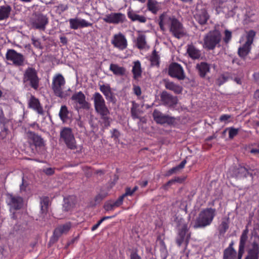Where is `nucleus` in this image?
Masks as SVG:
<instances>
[{
    "instance_id": "obj_8",
    "label": "nucleus",
    "mask_w": 259,
    "mask_h": 259,
    "mask_svg": "<svg viewBox=\"0 0 259 259\" xmlns=\"http://www.w3.org/2000/svg\"><path fill=\"white\" fill-rule=\"evenodd\" d=\"M256 32L250 30L247 32L246 41L245 43L240 47L238 50V55L241 58H245L250 52L251 46L253 43Z\"/></svg>"
},
{
    "instance_id": "obj_25",
    "label": "nucleus",
    "mask_w": 259,
    "mask_h": 259,
    "mask_svg": "<svg viewBox=\"0 0 259 259\" xmlns=\"http://www.w3.org/2000/svg\"><path fill=\"white\" fill-rule=\"evenodd\" d=\"M164 86L166 89L172 91L176 94H182L183 87L179 84L168 80H164Z\"/></svg>"
},
{
    "instance_id": "obj_59",
    "label": "nucleus",
    "mask_w": 259,
    "mask_h": 259,
    "mask_svg": "<svg viewBox=\"0 0 259 259\" xmlns=\"http://www.w3.org/2000/svg\"><path fill=\"white\" fill-rule=\"evenodd\" d=\"M134 92L138 96L141 95V90L139 86H135L134 87Z\"/></svg>"
},
{
    "instance_id": "obj_29",
    "label": "nucleus",
    "mask_w": 259,
    "mask_h": 259,
    "mask_svg": "<svg viewBox=\"0 0 259 259\" xmlns=\"http://www.w3.org/2000/svg\"><path fill=\"white\" fill-rule=\"evenodd\" d=\"M134 65L133 66L132 72L133 74V78L134 79H138L141 77L142 73V69L141 67V64L140 61L137 60L133 62Z\"/></svg>"
},
{
    "instance_id": "obj_54",
    "label": "nucleus",
    "mask_w": 259,
    "mask_h": 259,
    "mask_svg": "<svg viewBox=\"0 0 259 259\" xmlns=\"http://www.w3.org/2000/svg\"><path fill=\"white\" fill-rule=\"evenodd\" d=\"M28 184L24 181V178H22V184L20 186V190L21 192L26 191V188Z\"/></svg>"
},
{
    "instance_id": "obj_11",
    "label": "nucleus",
    "mask_w": 259,
    "mask_h": 259,
    "mask_svg": "<svg viewBox=\"0 0 259 259\" xmlns=\"http://www.w3.org/2000/svg\"><path fill=\"white\" fill-rule=\"evenodd\" d=\"M169 31L178 39L183 37L186 34L183 24L176 18L172 20L169 26Z\"/></svg>"
},
{
    "instance_id": "obj_40",
    "label": "nucleus",
    "mask_w": 259,
    "mask_h": 259,
    "mask_svg": "<svg viewBox=\"0 0 259 259\" xmlns=\"http://www.w3.org/2000/svg\"><path fill=\"white\" fill-rule=\"evenodd\" d=\"M40 204L41 212L42 213H46L49 204V198L48 197H44L41 198Z\"/></svg>"
},
{
    "instance_id": "obj_50",
    "label": "nucleus",
    "mask_w": 259,
    "mask_h": 259,
    "mask_svg": "<svg viewBox=\"0 0 259 259\" xmlns=\"http://www.w3.org/2000/svg\"><path fill=\"white\" fill-rule=\"evenodd\" d=\"M228 77L224 75H221L217 80V83L219 85L223 84L224 82L227 81Z\"/></svg>"
},
{
    "instance_id": "obj_14",
    "label": "nucleus",
    "mask_w": 259,
    "mask_h": 259,
    "mask_svg": "<svg viewBox=\"0 0 259 259\" xmlns=\"http://www.w3.org/2000/svg\"><path fill=\"white\" fill-rule=\"evenodd\" d=\"M189 228L188 224L184 223L178 230V235L176 239V243L179 246H181L182 243L185 241L186 245L188 244L190 238V233H188Z\"/></svg>"
},
{
    "instance_id": "obj_21",
    "label": "nucleus",
    "mask_w": 259,
    "mask_h": 259,
    "mask_svg": "<svg viewBox=\"0 0 259 259\" xmlns=\"http://www.w3.org/2000/svg\"><path fill=\"white\" fill-rule=\"evenodd\" d=\"M176 18L174 16H170L167 14L166 13H163L161 14L158 20V24L161 30L164 31L165 30V26L168 25L170 26V25L171 24L172 20L173 19H175Z\"/></svg>"
},
{
    "instance_id": "obj_35",
    "label": "nucleus",
    "mask_w": 259,
    "mask_h": 259,
    "mask_svg": "<svg viewBox=\"0 0 259 259\" xmlns=\"http://www.w3.org/2000/svg\"><path fill=\"white\" fill-rule=\"evenodd\" d=\"M187 163L186 159L183 160L178 165L173 167L172 168L169 169L166 171L165 176L169 177L174 174H176L181 169L184 168Z\"/></svg>"
},
{
    "instance_id": "obj_49",
    "label": "nucleus",
    "mask_w": 259,
    "mask_h": 259,
    "mask_svg": "<svg viewBox=\"0 0 259 259\" xmlns=\"http://www.w3.org/2000/svg\"><path fill=\"white\" fill-rule=\"evenodd\" d=\"M104 208L106 211H111L114 209L115 206L113 202H106L104 205Z\"/></svg>"
},
{
    "instance_id": "obj_34",
    "label": "nucleus",
    "mask_w": 259,
    "mask_h": 259,
    "mask_svg": "<svg viewBox=\"0 0 259 259\" xmlns=\"http://www.w3.org/2000/svg\"><path fill=\"white\" fill-rule=\"evenodd\" d=\"M100 90L105 96L106 99L109 100L110 101H113V96L109 85H101L100 86Z\"/></svg>"
},
{
    "instance_id": "obj_23",
    "label": "nucleus",
    "mask_w": 259,
    "mask_h": 259,
    "mask_svg": "<svg viewBox=\"0 0 259 259\" xmlns=\"http://www.w3.org/2000/svg\"><path fill=\"white\" fill-rule=\"evenodd\" d=\"M28 107L32 109L39 114H44V110L41 106L39 101L34 96H31L28 101Z\"/></svg>"
},
{
    "instance_id": "obj_12",
    "label": "nucleus",
    "mask_w": 259,
    "mask_h": 259,
    "mask_svg": "<svg viewBox=\"0 0 259 259\" xmlns=\"http://www.w3.org/2000/svg\"><path fill=\"white\" fill-rule=\"evenodd\" d=\"M153 117L156 123L160 124L166 123L168 125H171L176 123V118L175 117L164 115L156 109L153 111Z\"/></svg>"
},
{
    "instance_id": "obj_61",
    "label": "nucleus",
    "mask_w": 259,
    "mask_h": 259,
    "mask_svg": "<svg viewBox=\"0 0 259 259\" xmlns=\"http://www.w3.org/2000/svg\"><path fill=\"white\" fill-rule=\"evenodd\" d=\"M234 242L233 241H232L230 243L229 246L226 248L224 251H233V250H236L234 247Z\"/></svg>"
},
{
    "instance_id": "obj_60",
    "label": "nucleus",
    "mask_w": 259,
    "mask_h": 259,
    "mask_svg": "<svg viewBox=\"0 0 259 259\" xmlns=\"http://www.w3.org/2000/svg\"><path fill=\"white\" fill-rule=\"evenodd\" d=\"M120 134L117 130L114 129L113 130V132L112 133L111 137L112 138H114L115 139H117L119 137Z\"/></svg>"
},
{
    "instance_id": "obj_52",
    "label": "nucleus",
    "mask_w": 259,
    "mask_h": 259,
    "mask_svg": "<svg viewBox=\"0 0 259 259\" xmlns=\"http://www.w3.org/2000/svg\"><path fill=\"white\" fill-rule=\"evenodd\" d=\"M123 196L121 195L116 201L113 202L115 207H118L120 206L123 203Z\"/></svg>"
},
{
    "instance_id": "obj_47",
    "label": "nucleus",
    "mask_w": 259,
    "mask_h": 259,
    "mask_svg": "<svg viewBox=\"0 0 259 259\" xmlns=\"http://www.w3.org/2000/svg\"><path fill=\"white\" fill-rule=\"evenodd\" d=\"M130 259H142L141 256L138 253L137 249H133L131 251Z\"/></svg>"
},
{
    "instance_id": "obj_10",
    "label": "nucleus",
    "mask_w": 259,
    "mask_h": 259,
    "mask_svg": "<svg viewBox=\"0 0 259 259\" xmlns=\"http://www.w3.org/2000/svg\"><path fill=\"white\" fill-rule=\"evenodd\" d=\"M6 202L10 207V211L13 212L14 214L15 211L19 210L22 207L23 199L20 196L9 193L7 195Z\"/></svg>"
},
{
    "instance_id": "obj_53",
    "label": "nucleus",
    "mask_w": 259,
    "mask_h": 259,
    "mask_svg": "<svg viewBox=\"0 0 259 259\" xmlns=\"http://www.w3.org/2000/svg\"><path fill=\"white\" fill-rule=\"evenodd\" d=\"M238 134V130L234 128H231L229 131V136L230 139L233 138Z\"/></svg>"
},
{
    "instance_id": "obj_4",
    "label": "nucleus",
    "mask_w": 259,
    "mask_h": 259,
    "mask_svg": "<svg viewBox=\"0 0 259 259\" xmlns=\"http://www.w3.org/2000/svg\"><path fill=\"white\" fill-rule=\"evenodd\" d=\"M66 81L63 76L60 73L57 74L53 78L52 89L55 96L60 98H65L67 94L63 91V87Z\"/></svg>"
},
{
    "instance_id": "obj_28",
    "label": "nucleus",
    "mask_w": 259,
    "mask_h": 259,
    "mask_svg": "<svg viewBox=\"0 0 259 259\" xmlns=\"http://www.w3.org/2000/svg\"><path fill=\"white\" fill-rule=\"evenodd\" d=\"M109 70L114 75L118 76H123L125 75L126 69L124 67L120 66L117 64L111 63L109 66Z\"/></svg>"
},
{
    "instance_id": "obj_2",
    "label": "nucleus",
    "mask_w": 259,
    "mask_h": 259,
    "mask_svg": "<svg viewBox=\"0 0 259 259\" xmlns=\"http://www.w3.org/2000/svg\"><path fill=\"white\" fill-rule=\"evenodd\" d=\"M60 141L63 142L68 149H77L74 135L71 128L67 127L62 128L60 131Z\"/></svg>"
},
{
    "instance_id": "obj_38",
    "label": "nucleus",
    "mask_w": 259,
    "mask_h": 259,
    "mask_svg": "<svg viewBox=\"0 0 259 259\" xmlns=\"http://www.w3.org/2000/svg\"><path fill=\"white\" fill-rule=\"evenodd\" d=\"M64 203L63 205V208L65 211L71 210L75 205V203L73 199L70 197L64 198Z\"/></svg>"
},
{
    "instance_id": "obj_3",
    "label": "nucleus",
    "mask_w": 259,
    "mask_h": 259,
    "mask_svg": "<svg viewBox=\"0 0 259 259\" xmlns=\"http://www.w3.org/2000/svg\"><path fill=\"white\" fill-rule=\"evenodd\" d=\"M31 27L35 29L45 31L49 23V19L46 15L41 13H34L29 21Z\"/></svg>"
},
{
    "instance_id": "obj_44",
    "label": "nucleus",
    "mask_w": 259,
    "mask_h": 259,
    "mask_svg": "<svg viewBox=\"0 0 259 259\" xmlns=\"http://www.w3.org/2000/svg\"><path fill=\"white\" fill-rule=\"evenodd\" d=\"M58 228L62 234L66 233L71 228V223H67L65 224L59 226Z\"/></svg>"
},
{
    "instance_id": "obj_30",
    "label": "nucleus",
    "mask_w": 259,
    "mask_h": 259,
    "mask_svg": "<svg viewBox=\"0 0 259 259\" xmlns=\"http://www.w3.org/2000/svg\"><path fill=\"white\" fill-rule=\"evenodd\" d=\"M194 17L196 20L201 25L205 24L208 19V16L205 10H203L201 12H197Z\"/></svg>"
},
{
    "instance_id": "obj_16",
    "label": "nucleus",
    "mask_w": 259,
    "mask_h": 259,
    "mask_svg": "<svg viewBox=\"0 0 259 259\" xmlns=\"http://www.w3.org/2000/svg\"><path fill=\"white\" fill-rule=\"evenodd\" d=\"M28 136L30 146L31 147L34 146L36 150H37V149H41L45 146L43 139L38 135L32 132H29L28 133Z\"/></svg>"
},
{
    "instance_id": "obj_55",
    "label": "nucleus",
    "mask_w": 259,
    "mask_h": 259,
    "mask_svg": "<svg viewBox=\"0 0 259 259\" xmlns=\"http://www.w3.org/2000/svg\"><path fill=\"white\" fill-rule=\"evenodd\" d=\"M228 225L225 221H223L221 225V232H225L228 229Z\"/></svg>"
},
{
    "instance_id": "obj_13",
    "label": "nucleus",
    "mask_w": 259,
    "mask_h": 259,
    "mask_svg": "<svg viewBox=\"0 0 259 259\" xmlns=\"http://www.w3.org/2000/svg\"><path fill=\"white\" fill-rule=\"evenodd\" d=\"M111 44L120 51H123L127 47V40L125 36L121 32L115 34L111 40Z\"/></svg>"
},
{
    "instance_id": "obj_18",
    "label": "nucleus",
    "mask_w": 259,
    "mask_h": 259,
    "mask_svg": "<svg viewBox=\"0 0 259 259\" xmlns=\"http://www.w3.org/2000/svg\"><path fill=\"white\" fill-rule=\"evenodd\" d=\"M258 253L259 244L256 241H253L248 246L247 255L245 259H258Z\"/></svg>"
},
{
    "instance_id": "obj_33",
    "label": "nucleus",
    "mask_w": 259,
    "mask_h": 259,
    "mask_svg": "<svg viewBox=\"0 0 259 259\" xmlns=\"http://www.w3.org/2000/svg\"><path fill=\"white\" fill-rule=\"evenodd\" d=\"M196 68L198 70L199 74L201 77H205L206 73L209 71V65L204 62L197 64Z\"/></svg>"
},
{
    "instance_id": "obj_19",
    "label": "nucleus",
    "mask_w": 259,
    "mask_h": 259,
    "mask_svg": "<svg viewBox=\"0 0 259 259\" xmlns=\"http://www.w3.org/2000/svg\"><path fill=\"white\" fill-rule=\"evenodd\" d=\"M222 35L219 25L214 26V30L211 32V50L215 47H220V42L221 40Z\"/></svg>"
},
{
    "instance_id": "obj_17",
    "label": "nucleus",
    "mask_w": 259,
    "mask_h": 259,
    "mask_svg": "<svg viewBox=\"0 0 259 259\" xmlns=\"http://www.w3.org/2000/svg\"><path fill=\"white\" fill-rule=\"evenodd\" d=\"M248 230L246 228L244 230L240 236L239 245V258L241 259L245 251V248L248 241Z\"/></svg>"
},
{
    "instance_id": "obj_9",
    "label": "nucleus",
    "mask_w": 259,
    "mask_h": 259,
    "mask_svg": "<svg viewBox=\"0 0 259 259\" xmlns=\"http://www.w3.org/2000/svg\"><path fill=\"white\" fill-rule=\"evenodd\" d=\"M168 74L172 78L178 80H183L186 78V74L183 67L179 63H171L168 67Z\"/></svg>"
},
{
    "instance_id": "obj_42",
    "label": "nucleus",
    "mask_w": 259,
    "mask_h": 259,
    "mask_svg": "<svg viewBox=\"0 0 259 259\" xmlns=\"http://www.w3.org/2000/svg\"><path fill=\"white\" fill-rule=\"evenodd\" d=\"M159 56L158 55L156 50H154L152 52V55L151 56L150 61L152 65H159Z\"/></svg>"
},
{
    "instance_id": "obj_5",
    "label": "nucleus",
    "mask_w": 259,
    "mask_h": 259,
    "mask_svg": "<svg viewBox=\"0 0 259 259\" xmlns=\"http://www.w3.org/2000/svg\"><path fill=\"white\" fill-rule=\"evenodd\" d=\"M23 82L28 83L32 88L37 90L39 87V79L37 71L32 67H28L25 71Z\"/></svg>"
},
{
    "instance_id": "obj_45",
    "label": "nucleus",
    "mask_w": 259,
    "mask_h": 259,
    "mask_svg": "<svg viewBox=\"0 0 259 259\" xmlns=\"http://www.w3.org/2000/svg\"><path fill=\"white\" fill-rule=\"evenodd\" d=\"M203 47L210 50V31L207 33L204 38Z\"/></svg>"
},
{
    "instance_id": "obj_62",
    "label": "nucleus",
    "mask_w": 259,
    "mask_h": 259,
    "mask_svg": "<svg viewBox=\"0 0 259 259\" xmlns=\"http://www.w3.org/2000/svg\"><path fill=\"white\" fill-rule=\"evenodd\" d=\"M60 42L63 45H66L68 42V40L66 37L61 36L60 37Z\"/></svg>"
},
{
    "instance_id": "obj_7",
    "label": "nucleus",
    "mask_w": 259,
    "mask_h": 259,
    "mask_svg": "<svg viewBox=\"0 0 259 259\" xmlns=\"http://www.w3.org/2000/svg\"><path fill=\"white\" fill-rule=\"evenodd\" d=\"M6 58L8 61L12 62L13 64L16 67L23 66L25 61L24 56L14 49H8L7 50L6 54Z\"/></svg>"
},
{
    "instance_id": "obj_48",
    "label": "nucleus",
    "mask_w": 259,
    "mask_h": 259,
    "mask_svg": "<svg viewBox=\"0 0 259 259\" xmlns=\"http://www.w3.org/2000/svg\"><path fill=\"white\" fill-rule=\"evenodd\" d=\"M232 38V32L229 30L226 29L225 31V37L223 40L225 44H227L230 41Z\"/></svg>"
},
{
    "instance_id": "obj_37",
    "label": "nucleus",
    "mask_w": 259,
    "mask_h": 259,
    "mask_svg": "<svg viewBox=\"0 0 259 259\" xmlns=\"http://www.w3.org/2000/svg\"><path fill=\"white\" fill-rule=\"evenodd\" d=\"M168 254L166 245L163 240H161L160 242L159 253L158 257L159 259H166Z\"/></svg>"
},
{
    "instance_id": "obj_27",
    "label": "nucleus",
    "mask_w": 259,
    "mask_h": 259,
    "mask_svg": "<svg viewBox=\"0 0 259 259\" xmlns=\"http://www.w3.org/2000/svg\"><path fill=\"white\" fill-rule=\"evenodd\" d=\"M127 15L128 18L133 22L145 23L147 21V18L145 16L137 14L136 12L131 9L128 10Z\"/></svg>"
},
{
    "instance_id": "obj_57",
    "label": "nucleus",
    "mask_w": 259,
    "mask_h": 259,
    "mask_svg": "<svg viewBox=\"0 0 259 259\" xmlns=\"http://www.w3.org/2000/svg\"><path fill=\"white\" fill-rule=\"evenodd\" d=\"M134 193L133 192L132 189H131L130 188L127 187L125 189V192L124 194L122 195V196L124 198L125 196H132Z\"/></svg>"
},
{
    "instance_id": "obj_32",
    "label": "nucleus",
    "mask_w": 259,
    "mask_h": 259,
    "mask_svg": "<svg viewBox=\"0 0 259 259\" xmlns=\"http://www.w3.org/2000/svg\"><path fill=\"white\" fill-rule=\"evenodd\" d=\"M147 10L155 15L160 9V6L156 0H148L147 3Z\"/></svg>"
},
{
    "instance_id": "obj_56",
    "label": "nucleus",
    "mask_w": 259,
    "mask_h": 259,
    "mask_svg": "<svg viewBox=\"0 0 259 259\" xmlns=\"http://www.w3.org/2000/svg\"><path fill=\"white\" fill-rule=\"evenodd\" d=\"M7 122V119L5 118L3 111L2 109L0 111V123L3 124Z\"/></svg>"
},
{
    "instance_id": "obj_26",
    "label": "nucleus",
    "mask_w": 259,
    "mask_h": 259,
    "mask_svg": "<svg viewBox=\"0 0 259 259\" xmlns=\"http://www.w3.org/2000/svg\"><path fill=\"white\" fill-rule=\"evenodd\" d=\"M187 53L193 60L199 59L201 56V51L192 44L187 45Z\"/></svg>"
},
{
    "instance_id": "obj_6",
    "label": "nucleus",
    "mask_w": 259,
    "mask_h": 259,
    "mask_svg": "<svg viewBox=\"0 0 259 259\" xmlns=\"http://www.w3.org/2000/svg\"><path fill=\"white\" fill-rule=\"evenodd\" d=\"M210 223V208L202 210L194 221L193 227L194 229L204 228Z\"/></svg>"
},
{
    "instance_id": "obj_39",
    "label": "nucleus",
    "mask_w": 259,
    "mask_h": 259,
    "mask_svg": "<svg viewBox=\"0 0 259 259\" xmlns=\"http://www.w3.org/2000/svg\"><path fill=\"white\" fill-rule=\"evenodd\" d=\"M63 234L60 231L58 227H57L54 231L53 235L51 237L50 239V243L54 244L57 242L59 238Z\"/></svg>"
},
{
    "instance_id": "obj_15",
    "label": "nucleus",
    "mask_w": 259,
    "mask_h": 259,
    "mask_svg": "<svg viewBox=\"0 0 259 259\" xmlns=\"http://www.w3.org/2000/svg\"><path fill=\"white\" fill-rule=\"evenodd\" d=\"M125 20V15L121 13H111L106 15L103 18L104 22L114 24L122 23L124 22Z\"/></svg>"
},
{
    "instance_id": "obj_24",
    "label": "nucleus",
    "mask_w": 259,
    "mask_h": 259,
    "mask_svg": "<svg viewBox=\"0 0 259 259\" xmlns=\"http://www.w3.org/2000/svg\"><path fill=\"white\" fill-rule=\"evenodd\" d=\"M233 176L237 178L247 177L250 176L253 178L252 174L249 173L248 169L247 167L242 166H239L238 167H234L232 169Z\"/></svg>"
},
{
    "instance_id": "obj_20",
    "label": "nucleus",
    "mask_w": 259,
    "mask_h": 259,
    "mask_svg": "<svg viewBox=\"0 0 259 259\" xmlns=\"http://www.w3.org/2000/svg\"><path fill=\"white\" fill-rule=\"evenodd\" d=\"M160 97L163 104L169 107H172L177 104V97L172 96L166 91L162 92Z\"/></svg>"
},
{
    "instance_id": "obj_31",
    "label": "nucleus",
    "mask_w": 259,
    "mask_h": 259,
    "mask_svg": "<svg viewBox=\"0 0 259 259\" xmlns=\"http://www.w3.org/2000/svg\"><path fill=\"white\" fill-rule=\"evenodd\" d=\"M12 11L10 6L6 5L0 7V21L8 19Z\"/></svg>"
},
{
    "instance_id": "obj_64",
    "label": "nucleus",
    "mask_w": 259,
    "mask_h": 259,
    "mask_svg": "<svg viewBox=\"0 0 259 259\" xmlns=\"http://www.w3.org/2000/svg\"><path fill=\"white\" fill-rule=\"evenodd\" d=\"M231 116L227 114H224L222 115L220 118V120L222 121H225L227 120H228L229 118H230Z\"/></svg>"
},
{
    "instance_id": "obj_41",
    "label": "nucleus",
    "mask_w": 259,
    "mask_h": 259,
    "mask_svg": "<svg viewBox=\"0 0 259 259\" xmlns=\"http://www.w3.org/2000/svg\"><path fill=\"white\" fill-rule=\"evenodd\" d=\"M68 114L69 111L67 107L65 105L62 106L59 113L60 119L62 121L66 120L68 118Z\"/></svg>"
},
{
    "instance_id": "obj_22",
    "label": "nucleus",
    "mask_w": 259,
    "mask_h": 259,
    "mask_svg": "<svg viewBox=\"0 0 259 259\" xmlns=\"http://www.w3.org/2000/svg\"><path fill=\"white\" fill-rule=\"evenodd\" d=\"M71 99L79 104L80 107L81 108L86 109L89 107L88 103L85 101V95L81 91L74 93L72 96Z\"/></svg>"
},
{
    "instance_id": "obj_63",
    "label": "nucleus",
    "mask_w": 259,
    "mask_h": 259,
    "mask_svg": "<svg viewBox=\"0 0 259 259\" xmlns=\"http://www.w3.org/2000/svg\"><path fill=\"white\" fill-rule=\"evenodd\" d=\"M173 180L174 183L175 182H177L179 183H182L184 180L185 178H181V177H176L175 179H172Z\"/></svg>"
},
{
    "instance_id": "obj_58",
    "label": "nucleus",
    "mask_w": 259,
    "mask_h": 259,
    "mask_svg": "<svg viewBox=\"0 0 259 259\" xmlns=\"http://www.w3.org/2000/svg\"><path fill=\"white\" fill-rule=\"evenodd\" d=\"M44 171L46 175L49 176L52 175L53 174H54L55 172L54 169L51 167H49L45 169L44 170Z\"/></svg>"
},
{
    "instance_id": "obj_43",
    "label": "nucleus",
    "mask_w": 259,
    "mask_h": 259,
    "mask_svg": "<svg viewBox=\"0 0 259 259\" xmlns=\"http://www.w3.org/2000/svg\"><path fill=\"white\" fill-rule=\"evenodd\" d=\"M70 27L73 29H77L79 26V19L71 18L69 20Z\"/></svg>"
},
{
    "instance_id": "obj_1",
    "label": "nucleus",
    "mask_w": 259,
    "mask_h": 259,
    "mask_svg": "<svg viewBox=\"0 0 259 259\" xmlns=\"http://www.w3.org/2000/svg\"><path fill=\"white\" fill-rule=\"evenodd\" d=\"M93 99L95 111L100 116L101 124L104 128H108L111 122L110 111L103 97L99 93L96 92L93 95Z\"/></svg>"
},
{
    "instance_id": "obj_46",
    "label": "nucleus",
    "mask_w": 259,
    "mask_h": 259,
    "mask_svg": "<svg viewBox=\"0 0 259 259\" xmlns=\"http://www.w3.org/2000/svg\"><path fill=\"white\" fill-rule=\"evenodd\" d=\"M32 44L34 47L39 49H42L43 48L41 46L40 40L39 38H36L35 37L32 36L31 38Z\"/></svg>"
},
{
    "instance_id": "obj_36",
    "label": "nucleus",
    "mask_w": 259,
    "mask_h": 259,
    "mask_svg": "<svg viewBox=\"0 0 259 259\" xmlns=\"http://www.w3.org/2000/svg\"><path fill=\"white\" fill-rule=\"evenodd\" d=\"M146 35L143 34L138 35L136 40V46L140 50L145 49L147 47Z\"/></svg>"
},
{
    "instance_id": "obj_51",
    "label": "nucleus",
    "mask_w": 259,
    "mask_h": 259,
    "mask_svg": "<svg viewBox=\"0 0 259 259\" xmlns=\"http://www.w3.org/2000/svg\"><path fill=\"white\" fill-rule=\"evenodd\" d=\"M92 25V23L87 22L84 19L79 20V26H80V27H81V28L91 26Z\"/></svg>"
}]
</instances>
